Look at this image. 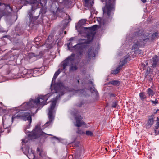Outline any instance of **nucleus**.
Masks as SVG:
<instances>
[{
	"mask_svg": "<svg viewBox=\"0 0 159 159\" xmlns=\"http://www.w3.org/2000/svg\"><path fill=\"white\" fill-rule=\"evenodd\" d=\"M49 96L50 94L44 96H39L35 99H31L29 102L24 103L22 106L24 107L25 110H27L32 107H38L40 105H44L46 104V101Z\"/></svg>",
	"mask_w": 159,
	"mask_h": 159,
	"instance_id": "obj_1",
	"label": "nucleus"
},
{
	"mask_svg": "<svg viewBox=\"0 0 159 159\" xmlns=\"http://www.w3.org/2000/svg\"><path fill=\"white\" fill-rule=\"evenodd\" d=\"M77 39L76 37H72L70 39V42L67 44L68 48L70 50L71 47H73V48L72 49H75L80 55H81L83 52L84 51L87 47V44L85 43V41L83 40L84 42L75 45L77 42Z\"/></svg>",
	"mask_w": 159,
	"mask_h": 159,
	"instance_id": "obj_2",
	"label": "nucleus"
},
{
	"mask_svg": "<svg viewBox=\"0 0 159 159\" xmlns=\"http://www.w3.org/2000/svg\"><path fill=\"white\" fill-rule=\"evenodd\" d=\"M105 2V6L102 8L103 11V20L110 18L112 14V11L114 10L115 0H101Z\"/></svg>",
	"mask_w": 159,
	"mask_h": 159,
	"instance_id": "obj_3",
	"label": "nucleus"
},
{
	"mask_svg": "<svg viewBox=\"0 0 159 159\" xmlns=\"http://www.w3.org/2000/svg\"><path fill=\"white\" fill-rule=\"evenodd\" d=\"M133 36L134 38H137V39L135 41L134 43L132 46V49H137L139 47L144 46L145 43L149 40L148 37H145L143 35L139 33V32H134Z\"/></svg>",
	"mask_w": 159,
	"mask_h": 159,
	"instance_id": "obj_4",
	"label": "nucleus"
},
{
	"mask_svg": "<svg viewBox=\"0 0 159 159\" xmlns=\"http://www.w3.org/2000/svg\"><path fill=\"white\" fill-rule=\"evenodd\" d=\"M60 96V95L59 96L57 95L55 100L53 101L52 102V104L50 106V107L49 109V112L48 113L49 121L47 122L45 124L44 126L45 127H47L48 125V124L50 125L54 119V108L56 104V100L59 98Z\"/></svg>",
	"mask_w": 159,
	"mask_h": 159,
	"instance_id": "obj_5",
	"label": "nucleus"
},
{
	"mask_svg": "<svg viewBox=\"0 0 159 159\" xmlns=\"http://www.w3.org/2000/svg\"><path fill=\"white\" fill-rule=\"evenodd\" d=\"M15 118H21L25 121L28 120L30 124L32 122L31 116L30 112L23 111L19 112L16 115L15 117H12V121H13V119Z\"/></svg>",
	"mask_w": 159,
	"mask_h": 159,
	"instance_id": "obj_6",
	"label": "nucleus"
},
{
	"mask_svg": "<svg viewBox=\"0 0 159 159\" xmlns=\"http://www.w3.org/2000/svg\"><path fill=\"white\" fill-rule=\"evenodd\" d=\"M78 112L76 110H74V112L72 113V114L75 116L76 123L74 124V125L78 127H81L83 125H85V123L82 120V117L79 115H78Z\"/></svg>",
	"mask_w": 159,
	"mask_h": 159,
	"instance_id": "obj_7",
	"label": "nucleus"
},
{
	"mask_svg": "<svg viewBox=\"0 0 159 159\" xmlns=\"http://www.w3.org/2000/svg\"><path fill=\"white\" fill-rule=\"evenodd\" d=\"M75 54H72L63 61L61 63L63 70H64L67 66L72 63L73 60L75 59Z\"/></svg>",
	"mask_w": 159,
	"mask_h": 159,
	"instance_id": "obj_8",
	"label": "nucleus"
},
{
	"mask_svg": "<svg viewBox=\"0 0 159 159\" xmlns=\"http://www.w3.org/2000/svg\"><path fill=\"white\" fill-rule=\"evenodd\" d=\"M97 25H95L90 28H85V29H88L90 30V33L88 34L87 35V38L89 39V40L90 41L92 40L94 35V34L93 33L92 31L95 30L97 27Z\"/></svg>",
	"mask_w": 159,
	"mask_h": 159,
	"instance_id": "obj_9",
	"label": "nucleus"
},
{
	"mask_svg": "<svg viewBox=\"0 0 159 159\" xmlns=\"http://www.w3.org/2000/svg\"><path fill=\"white\" fill-rule=\"evenodd\" d=\"M40 124H38L35 127V128L34 131L32 133H30L29 134V137L30 138L32 137L33 139H36L37 137L36 131L40 130Z\"/></svg>",
	"mask_w": 159,
	"mask_h": 159,
	"instance_id": "obj_10",
	"label": "nucleus"
},
{
	"mask_svg": "<svg viewBox=\"0 0 159 159\" xmlns=\"http://www.w3.org/2000/svg\"><path fill=\"white\" fill-rule=\"evenodd\" d=\"M84 151V149L82 148L81 147L78 149L75 154L76 159H80L82 158Z\"/></svg>",
	"mask_w": 159,
	"mask_h": 159,
	"instance_id": "obj_11",
	"label": "nucleus"
},
{
	"mask_svg": "<svg viewBox=\"0 0 159 159\" xmlns=\"http://www.w3.org/2000/svg\"><path fill=\"white\" fill-rule=\"evenodd\" d=\"M154 118V115L153 114L149 117L148 122L146 124V127L147 128H149L153 125Z\"/></svg>",
	"mask_w": 159,
	"mask_h": 159,
	"instance_id": "obj_12",
	"label": "nucleus"
},
{
	"mask_svg": "<svg viewBox=\"0 0 159 159\" xmlns=\"http://www.w3.org/2000/svg\"><path fill=\"white\" fill-rule=\"evenodd\" d=\"M88 57L91 58V57H94L95 53L94 51V48L93 47H91L89 50L88 52Z\"/></svg>",
	"mask_w": 159,
	"mask_h": 159,
	"instance_id": "obj_13",
	"label": "nucleus"
},
{
	"mask_svg": "<svg viewBox=\"0 0 159 159\" xmlns=\"http://www.w3.org/2000/svg\"><path fill=\"white\" fill-rule=\"evenodd\" d=\"M157 58L156 57H153L151 61L152 66H151L153 67H155L157 62Z\"/></svg>",
	"mask_w": 159,
	"mask_h": 159,
	"instance_id": "obj_14",
	"label": "nucleus"
},
{
	"mask_svg": "<svg viewBox=\"0 0 159 159\" xmlns=\"http://www.w3.org/2000/svg\"><path fill=\"white\" fill-rule=\"evenodd\" d=\"M112 84L114 86H118L120 84V81L118 80H113L109 82L108 84Z\"/></svg>",
	"mask_w": 159,
	"mask_h": 159,
	"instance_id": "obj_15",
	"label": "nucleus"
},
{
	"mask_svg": "<svg viewBox=\"0 0 159 159\" xmlns=\"http://www.w3.org/2000/svg\"><path fill=\"white\" fill-rule=\"evenodd\" d=\"M4 5H5V9L8 13H10L12 11V8L10 6L9 4H4Z\"/></svg>",
	"mask_w": 159,
	"mask_h": 159,
	"instance_id": "obj_16",
	"label": "nucleus"
},
{
	"mask_svg": "<svg viewBox=\"0 0 159 159\" xmlns=\"http://www.w3.org/2000/svg\"><path fill=\"white\" fill-rule=\"evenodd\" d=\"M60 72L61 71H60V69H59L57 71H56L55 73L52 80V83L53 82H55L56 78Z\"/></svg>",
	"mask_w": 159,
	"mask_h": 159,
	"instance_id": "obj_17",
	"label": "nucleus"
},
{
	"mask_svg": "<svg viewBox=\"0 0 159 159\" xmlns=\"http://www.w3.org/2000/svg\"><path fill=\"white\" fill-rule=\"evenodd\" d=\"M77 69V67L75 65H72L70 68V70L71 71H73L76 70Z\"/></svg>",
	"mask_w": 159,
	"mask_h": 159,
	"instance_id": "obj_18",
	"label": "nucleus"
},
{
	"mask_svg": "<svg viewBox=\"0 0 159 159\" xmlns=\"http://www.w3.org/2000/svg\"><path fill=\"white\" fill-rule=\"evenodd\" d=\"M148 93L150 96H153L154 94L153 91L152 90L150 89L149 88L148 89Z\"/></svg>",
	"mask_w": 159,
	"mask_h": 159,
	"instance_id": "obj_19",
	"label": "nucleus"
},
{
	"mask_svg": "<svg viewBox=\"0 0 159 159\" xmlns=\"http://www.w3.org/2000/svg\"><path fill=\"white\" fill-rule=\"evenodd\" d=\"M37 2V1L36 0H34V3L35 4H34V5L32 6L31 7L32 11H33L34 10L38 8V7L35 8V6H37V5H38L37 4H35V3Z\"/></svg>",
	"mask_w": 159,
	"mask_h": 159,
	"instance_id": "obj_20",
	"label": "nucleus"
},
{
	"mask_svg": "<svg viewBox=\"0 0 159 159\" xmlns=\"http://www.w3.org/2000/svg\"><path fill=\"white\" fill-rule=\"evenodd\" d=\"M118 103L117 101L115 100L112 103L111 107H116L117 106Z\"/></svg>",
	"mask_w": 159,
	"mask_h": 159,
	"instance_id": "obj_21",
	"label": "nucleus"
},
{
	"mask_svg": "<svg viewBox=\"0 0 159 159\" xmlns=\"http://www.w3.org/2000/svg\"><path fill=\"white\" fill-rule=\"evenodd\" d=\"M120 67L119 66L117 68H116V69L113 71V72H112L111 73L112 74H116L119 73V70H120Z\"/></svg>",
	"mask_w": 159,
	"mask_h": 159,
	"instance_id": "obj_22",
	"label": "nucleus"
},
{
	"mask_svg": "<svg viewBox=\"0 0 159 159\" xmlns=\"http://www.w3.org/2000/svg\"><path fill=\"white\" fill-rule=\"evenodd\" d=\"M159 127V118L157 117V118L156 123L155 125V128L156 129H157Z\"/></svg>",
	"mask_w": 159,
	"mask_h": 159,
	"instance_id": "obj_23",
	"label": "nucleus"
},
{
	"mask_svg": "<svg viewBox=\"0 0 159 159\" xmlns=\"http://www.w3.org/2000/svg\"><path fill=\"white\" fill-rule=\"evenodd\" d=\"M85 92H86V91H85V89H83L82 90H78L77 92V93H80L82 94L81 96L82 95H85L86 94H85V93H84Z\"/></svg>",
	"mask_w": 159,
	"mask_h": 159,
	"instance_id": "obj_24",
	"label": "nucleus"
},
{
	"mask_svg": "<svg viewBox=\"0 0 159 159\" xmlns=\"http://www.w3.org/2000/svg\"><path fill=\"white\" fill-rule=\"evenodd\" d=\"M86 22V20L84 19L82 20L79 22V24L80 25H84Z\"/></svg>",
	"mask_w": 159,
	"mask_h": 159,
	"instance_id": "obj_25",
	"label": "nucleus"
},
{
	"mask_svg": "<svg viewBox=\"0 0 159 159\" xmlns=\"http://www.w3.org/2000/svg\"><path fill=\"white\" fill-rule=\"evenodd\" d=\"M78 130L76 131V133L80 134H84L85 133L79 128H77Z\"/></svg>",
	"mask_w": 159,
	"mask_h": 159,
	"instance_id": "obj_26",
	"label": "nucleus"
},
{
	"mask_svg": "<svg viewBox=\"0 0 159 159\" xmlns=\"http://www.w3.org/2000/svg\"><path fill=\"white\" fill-rule=\"evenodd\" d=\"M139 96L142 100H143L146 98V97L145 96L144 93H140Z\"/></svg>",
	"mask_w": 159,
	"mask_h": 159,
	"instance_id": "obj_27",
	"label": "nucleus"
},
{
	"mask_svg": "<svg viewBox=\"0 0 159 159\" xmlns=\"http://www.w3.org/2000/svg\"><path fill=\"white\" fill-rule=\"evenodd\" d=\"M46 11V7H43L41 9V12L43 14H44Z\"/></svg>",
	"mask_w": 159,
	"mask_h": 159,
	"instance_id": "obj_28",
	"label": "nucleus"
},
{
	"mask_svg": "<svg viewBox=\"0 0 159 159\" xmlns=\"http://www.w3.org/2000/svg\"><path fill=\"white\" fill-rule=\"evenodd\" d=\"M86 134L87 136H92L93 135V133L91 131H87L86 132Z\"/></svg>",
	"mask_w": 159,
	"mask_h": 159,
	"instance_id": "obj_29",
	"label": "nucleus"
},
{
	"mask_svg": "<svg viewBox=\"0 0 159 159\" xmlns=\"http://www.w3.org/2000/svg\"><path fill=\"white\" fill-rule=\"evenodd\" d=\"M130 60V58L129 57V56L126 57H125L124 59L123 60V61L124 62L126 63L128 61H129Z\"/></svg>",
	"mask_w": 159,
	"mask_h": 159,
	"instance_id": "obj_30",
	"label": "nucleus"
},
{
	"mask_svg": "<svg viewBox=\"0 0 159 159\" xmlns=\"http://www.w3.org/2000/svg\"><path fill=\"white\" fill-rule=\"evenodd\" d=\"M29 139L28 138H25L24 139H23L22 140V145H24V143L25 144V143H27L28 142Z\"/></svg>",
	"mask_w": 159,
	"mask_h": 159,
	"instance_id": "obj_31",
	"label": "nucleus"
},
{
	"mask_svg": "<svg viewBox=\"0 0 159 159\" xmlns=\"http://www.w3.org/2000/svg\"><path fill=\"white\" fill-rule=\"evenodd\" d=\"M158 35V33L157 32H156L154 33L152 35V39H154Z\"/></svg>",
	"mask_w": 159,
	"mask_h": 159,
	"instance_id": "obj_32",
	"label": "nucleus"
},
{
	"mask_svg": "<svg viewBox=\"0 0 159 159\" xmlns=\"http://www.w3.org/2000/svg\"><path fill=\"white\" fill-rule=\"evenodd\" d=\"M125 63L124 62V61L123 60L121 61L120 63V65L119 66L120 67V68L122 67L125 64Z\"/></svg>",
	"mask_w": 159,
	"mask_h": 159,
	"instance_id": "obj_33",
	"label": "nucleus"
},
{
	"mask_svg": "<svg viewBox=\"0 0 159 159\" xmlns=\"http://www.w3.org/2000/svg\"><path fill=\"white\" fill-rule=\"evenodd\" d=\"M150 102L153 104H156L158 103V101L156 100L155 101L151 100Z\"/></svg>",
	"mask_w": 159,
	"mask_h": 159,
	"instance_id": "obj_34",
	"label": "nucleus"
},
{
	"mask_svg": "<svg viewBox=\"0 0 159 159\" xmlns=\"http://www.w3.org/2000/svg\"><path fill=\"white\" fill-rule=\"evenodd\" d=\"M37 151L38 153H39V156H41V152L40 150L39 149V148H37Z\"/></svg>",
	"mask_w": 159,
	"mask_h": 159,
	"instance_id": "obj_35",
	"label": "nucleus"
},
{
	"mask_svg": "<svg viewBox=\"0 0 159 159\" xmlns=\"http://www.w3.org/2000/svg\"><path fill=\"white\" fill-rule=\"evenodd\" d=\"M44 54V52H43L41 51L39 52V56L40 57L42 56Z\"/></svg>",
	"mask_w": 159,
	"mask_h": 159,
	"instance_id": "obj_36",
	"label": "nucleus"
},
{
	"mask_svg": "<svg viewBox=\"0 0 159 159\" xmlns=\"http://www.w3.org/2000/svg\"><path fill=\"white\" fill-rule=\"evenodd\" d=\"M120 147H121V146L120 145L118 146L117 147V149H114L113 150V151H114L113 152H114V151H116V150H118V149H119L120 148Z\"/></svg>",
	"mask_w": 159,
	"mask_h": 159,
	"instance_id": "obj_37",
	"label": "nucleus"
},
{
	"mask_svg": "<svg viewBox=\"0 0 159 159\" xmlns=\"http://www.w3.org/2000/svg\"><path fill=\"white\" fill-rule=\"evenodd\" d=\"M109 95L110 97H115V94L112 93H109Z\"/></svg>",
	"mask_w": 159,
	"mask_h": 159,
	"instance_id": "obj_38",
	"label": "nucleus"
},
{
	"mask_svg": "<svg viewBox=\"0 0 159 159\" xmlns=\"http://www.w3.org/2000/svg\"><path fill=\"white\" fill-rule=\"evenodd\" d=\"M34 42H38V43L39 41V39H38V38H35L34 39Z\"/></svg>",
	"mask_w": 159,
	"mask_h": 159,
	"instance_id": "obj_39",
	"label": "nucleus"
},
{
	"mask_svg": "<svg viewBox=\"0 0 159 159\" xmlns=\"http://www.w3.org/2000/svg\"><path fill=\"white\" fill-rule=\"evenodd\" d=\"M29 15L30 18H31L32 16V15L31 13H30V11L29 12Z\"/></svg>",
	"mask_w": 159,
	"mask_h": 159,
	"instance_id": "obj_40",
	"label": "nucleus"
},
{
	"mask_svg": "<svg viewBox=\"0 0 159 159\" xmlns=\"http://www.w3.org/2000/svg\"><path fill=\"white\" fill-rule=\"evenodd\" d=\"M158 111V109H157V110L156 111H154V113H153V114L154 116V115L156 113H157V111Z\"/></svg>",
	"mask_w": 159,
	"mask_h": 159,
	"instance_id": "obj_41",
	"label": "nucleus"
},
{
	"mask_svg": "<svg viewBox=\"0 0 159 159\" xmlns=\"http://www.w3.org/2000/svg\"><path fill=\"white\" fill-rule=\"evenodd\" d=\"M52 45H50L49 47H47V48H48V49H50L51 48H52Z\"/></svg>",
	"mask_w": 159,
	"mask_h": 159,
	"instance_id": "obj_42",
	"label": "nucleus"
},
{
	"mask_svg": "<svg viewBox=\"0 0 159 159\" xmlns=\"http://www.w3.org/2000/svg\"><path fill=\"white\" fill-rule=\"evenodd\" d=\"M143 2L145 3L146 2V0H141Z\"/></svg>",
	"mask_w": 159,
	"mask_h": 159,
	"instance_id": "obj_43",
	"label": "nucleus"
},
{
	"mask_svg": "<svg viewBox=\"0 0 159 159\" xmlns=\"http://www.w3.org/2000/svg\"><path fill=\"white\" fill-rule=\"evenodd\" d=\"M68 23V22H66V24H65V25H64V26L65 27V28H66V25H67Z\"/></svg>",
	"mask_w": 159,
	"mask_h": 159,
	"instance_id": "obj_44",
	"label": "nucleus"
},
{
	"mask_svg": "<svg viewBox=\"0 0 159 159\" xmlns=\"http://www.w3.org/2000/svg\"><path fill=\"white\" fill-rule=\"evenodd\" d=\"M138 52H139V54H141V50H139L138 51Z\"/></svg>",
	"mask_w": 159,
	"mask_h": 159,
	"instance_id": "obj_45",
	"label": "nucleus"
},
{
	"mask_svg": "<svg viewBox=\"0 0 159 159\" xmlns=\"http://www.w3.org/2000/svg\"><path fill=\"white\" fill-rule=\"evenodd\" d=\"M89 0H86V1H85V2H86V3H87V2H89Z\"/></svg>",
	"mask_w": 159,
	"mask_h": 159,
	"instance_id": "obj_46",
	"label": "nucleus"
},
{
	"mask_svg": "<svg viewBox=\"0 0 159 159\" xmlns=\"http://www.w3.org/2000/svg\"><path fill=\"white\" fill-rule=\"evenodd\" d=\"M44 134H46V135H49V136H52V135L50 134H45V133H44Z\"/></svg>",
	"mask_w": 159,
	"mask_h": 159,
	"instance_id": "obj_47",
	"label": "nucleus"
},
{
	"mask_svg": "<svg viewBox=\"0 0 159 159\" xmlns=\"http://www.w3.org/2000/svg\"><path fill=\"white\" fill-rule=\"evenodd\" d=\"M54 138L56 139H57V140H58V141H59V139L58 138L56 137H55Z\"/></svg>",
	"mask_w": 159,
	"mask_h": 159,
	"instance_id": "obj_48",
	"label": "nucleus"
},
{
	"mask_svg": "<svg viewBox=\"0 0 159 159\" xmlns=\"http://www.w3.org/2000/svg\"><path fill=\"white\" fill-rule=\"evenodd\" d=\"M146 62V65H148V62H147V61H146V62Z\"/></svg>",
	"mask_w": 159,
	"mask_h": 159,
	"instance_id": "obj_49",
	"label": "nucleus"
},
{
	"mask_svg": "<svg viewBox=\"0 0 159 159\" xmlns=\"http://www.w3.org/2000/svg\"><path fill=\"white\" fill-rule=\"evenodd\" d=\"M30 124H29V125H28V126H27V127L28 128H29V127H30Z\"/></svg>",
	"mask_w": 159,
	"mask_h": 159,
	"instance_id": "obj_50",
	"label": "nucleus"
},
{
	"mask_svg": "<svg viewBox=\"0 0 159 159\" xmlns=\"http://www.w3.org/2000/svg\"><path fill=\"white\" fill-rule=\"evenodd\" d=\"M3 4V3H2L1 2H0V6H1L2 5V4Z\"/></svg>",
	"mask_w": 159,
	"mask_h": 159,
	"instance_id": "obj_51",
	"label": "nucleus"
},
{
	"mask_svg": "<svg viewBox=\"0 0 159 159\" xmlns=\"http://www.w3.org/2000/svg\"><path fill=\"white\" fill-rule=\"evenodd\" d=\"M66 34V31H65L64 32V34Z\"/></svg>",
	"mask_w": 159,
	"mask_h": 159,
	"instance_id": "obj_52",
	"label": "nucleus"
},
{
	"mask_svg": "<svg viewBox=\"0 0 159 159\" xmlns=\"http://www.w3.org/2000/svg\"><path fill=\"white\" fill-rule=\"evenodd\" d=\"M150 79H150V80L149 79V80H150V81H151V80H152V78H150ZM151 81H152V80H151Z\"/></svg>",
	"mask_w": 159,
	"mask_h": 159,
	"instance_id": "obj_53",
	"label": "nucleus"
},
{
	"mask_svg": "<svg viewBox=\"0 0 159 159\" xmlns=\"http://www.w3.org/2000/svg\"><path fill=\"white\" fill-rule=\"evenodd\" d=\"M40 4L42 6H43V5H42V3L40 2Z\"/></svg>",
	"mask_w": 159,
	"mask_h": 159,
	"instance_id": "obj_54",
	"label": "nucleus"
},
{
	"mask_svg": "<svg viewBox=\"0 0 159 159\" xmlns=\"http://www.w3.org/2000/svg\"><path fill=\"white\" fill-rule=\"evenodd\" d=\"M63 94V93H61V95H62Z\"/></svg>",
	"mask_w": 159,
	"mask_h": 159,
	"instance_id": "obj_55",
	"label": "nucleus"
},
{
	"mask_svg": "<svg viewBox=\"0 0 159 159\" xmlns=\"http://www.w3.org/2000/svg\"><path fill=\"white\" fill-rule=\"evenodd\" d=\"M77 82L79 83V80H77Z\"/></svg>",
	"mask_w": 159,
	"mask_h": 159,
	"instance_id": "obj_56",
	"label": "nucleus"
}]
</instances>
